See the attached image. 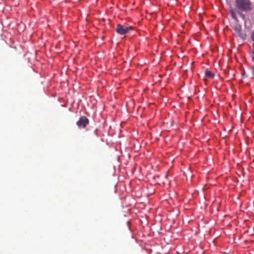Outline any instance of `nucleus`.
<instances>
[{
    "mask_svg": "<svg viewBox=\"0 0 254 254\" xmlns=\"http://www.w3.org/2000/svg\"><path fill=\"white\" fill-rule=\"evenodd\" d=\"M235 5L237 10L249 12L253 8L251 0H235Z\"/></svg>",
    "mask_w": 254,
    "mask_h": 254,
    "instance_id": "f257e3e1",
    "label": "nucleus"
},
{
    "mask_svg": "<svg viewBox=\"0 0 254 254\" xmlns=\"http://www.w3.org/2000/svg\"><path fill=\"white\" fill-rule=\"evenodd\" d=\"M132 29V26H126L120 24L117 25L116 31L120 35H125Z\"/></svg>",
    "mask_w": 254,
    "mask_h": 254,
    "instance_id": "f03ea898",
    "label": "nucleus"
},
{
    "mask_svg": "<svg viewBox=\"0 0 254 254\" xmlns=\"http://www.w3.org/2000/svg\"><path fill=\"white\" fill-rule=\"evenodd\" d=\"M89 120L84 116H81L77 122L76 125L79 128H85L88 124Z\"/></svg>",
    "mask_w": 254,
    "mask_h": 254,
    "instance_id": "7ed1b4c3",
    "label": "nucleus"
},
{
    "mask_svg": "<svg viewBox=\"0 0 254 254\" xmlns=\"http://www.w3.org/2000/svg\"><path fill=\"white\" fill-rule=\"evenodd\" d=\"M235 30L236 31V32L239 34V36L243 38V39H244L245 38V35H243L241 33V31H242V26L240 24H238L237 23L235 26Z\"/></svg>",
    "mask_w": 254,
    "mask_h": 254,
    "instance_id": "20e7f679",
    "label": "nucleus"
},
{
    "mask_svg": "<svg viewBox=\"0 0 254 254\" xmlns=\"http://www.w3.org/2000/svg\"><path fill=\"white\" fill-rule=\"evenodd\" d=\"M229 12L230 13L231 17L234 19L237 22H238V19L236 15V13L234 9L231 8L229 9Z\"/></svg>",
    "mask_w": 254,
    "mask_h": 254,
    "instance_id": "39448f33",
    "label": "nucleus"
},
{
    "mask_svg": "<svg viewBox=\"0 0 254 254\" xmlns=\"http://www.w3.org/2000/svg\"><path fill=\"white\" fill-rule=\"evenodd\" d=\"M205 75L206 76L210 78H213L214 77V74L212 73L210 71L208 70H206L205 71Z\"/></svg>",
    "mask_w": 254,
    "mask_h": 254,
    "instance_id": "423d86ee",
    "label": "nucleus"
},
{
    "mask_svg": "<svg viewBox=\"0 0 254 254\" xmlns=\"http://www.w3.org/2000/svg\"><path fill=\"white\" fill-rule=\"evenodd\" d=\"M238 11V14L240 15V17L244 20L245 19V15L243 13V12H244V11H242V10H237Z\"/></svg>",
    "mask_w": 254,
    "mask_h": 254,
    "instance_id": "0eeeda50",
    "label": "nucleus"
},
{
    "mask_svg": "<svg viewBox=\"0 0 254 254\" xmlns=\"http://www.w3.org/2000/svg\"><path fill=\"white\" fill-rule=\"evenodd\" d=\"M252 39L254 42V31L253 32L252 34Z\"/></svg>",
    "mask_w": 254,
    "mask_h": 254,
    "instance_id": "6e6552de",
    "label": "nucleus"
},
{
    "mask_svg": "<svg viewBox=\"0 0 254 254\" xmlns=\"http://www.w3.org/2000/svg\"><path fill=\"white\" fill-rule=\"evenodd\" d=\"M253 74L254 75V68L253 70Z\"/></svg>",
    "mask_w": 254,
    "mask_h": 254,
    "instance_id": "1a4fd4ad",
    "label": "nucleus"
},
{
    "mask_svg": "<svg viewBox=\"0 0 254 254\" xmlns=\"http://www.w3.org/2000/svg\"><path fill=\"white\" fill-rule=\"evenodd\" d=\"M253 230H254V227H253Z\"/></svg>",
    "mask_w": 254,
    "mask_h": 254,
    "instance_id": "9d476101",
    "label": "nucleus"
}]
</instances>
